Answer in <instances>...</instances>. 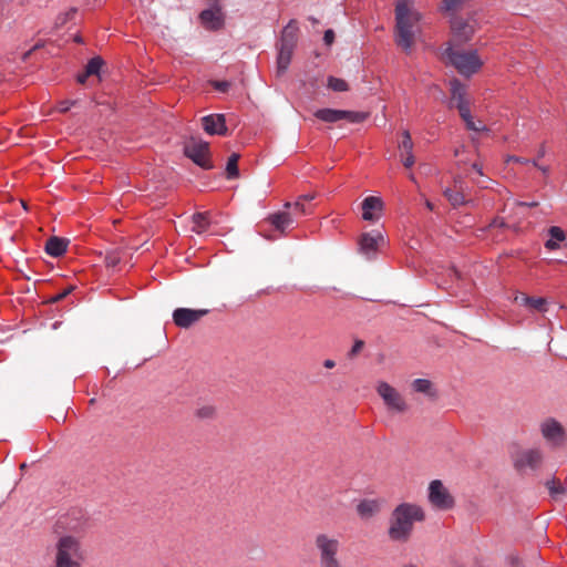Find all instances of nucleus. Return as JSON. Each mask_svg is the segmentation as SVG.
Wrapping results in <instances>:
<instances>
[{
  "instance_id": "1",
  "label": "nucleus",
  "mask_w": 567,
  "mask_h": 567,
  "mask_svg": "<svg viewBox=\"0 0 567 567\" xmlns=\"http://www.w3.org/2000/svg\"><path fill=\"white\" fill-rule=\"evenodd\" d=\"M87 519L80 512L68 515L59 520L64 529L59 533L52 545V567H83L86 550L83 546V533Z\"/></svg>"
},
{
  "instance_id": "2",
  "label": "nucleus",
  "mask_w": 567,
  "mask_h": 567,
  "mask_svg": "<svg viewBox=\"0 0 567 567\" xmlns=\"http://www.w3.org/2000/svg\"><path fill=\"white\" fill-rule=\"evenodd\" d=\"M414 2L398 0L395 3V43L406 52L411 51L421 31V14L414 10Z\"/></svg>"
},
{
  "instance_id": "3",
  "label": "nucleus",
  "mask_w": 567,
  "mask_h": 567,
  "mask_svg": "<svg viewBox=\"0 0 567 567\" xmlns=\"http://www.w3.org/2000/svg\"><path fill=\"white\" fill-rule=\"evenodd\" d=\"M424 519L425 514L421 506L402 503L391 513L388 536L393 542L406 543L412 535L414 524Z\"/></svg>"
},
{
  "instance_id": "4",
  "label": "nucleus",
  "mask_w": 567,
  "mask_h": 567,
  "mask_svg": "<svg viewBox=\"0 0 567 567\" xmlns=\"http://www.w3.org/2000/svg\"><path fill=\"white\" fill-rule=\"evenodd\" d=\"M319 567H344L339 557L341 543L332 534L320 532L313 537Z\"/></svg>"
},
{
  "instance_id": "5",
  "label": "nucleus",
  "mask_w": 567,
  "mask_h": 567,
  "mask_svg": "<svg viewBox=\"0 0 567 567\" xmlns=\"http://www.w3.org/2000/svg\"><path fill=\"white\" fill-rule=\"evenodd\" d=\"M298 25L295 21H290L282 30L279 52L277 58V75L281 76L286 73L291 62L293 50L298 41Z\"/></svg>"
},
{
  "instance_id": "6",
  "label": "nucleus",
  "mask_w": 567,
  "mask_h": 567,
  "mask_svg": "<svg viewBox=\"0 0 567 567\" xmlns=\"http://www.w3.org/2000/svg\"><path fill=\"white\" fill-rule=\"evenodd\" d=\"M450 63L462 75L470 76L476 73L483 65V61L476 51H465L460 48L449 47L445 51Z\"/></svg>"
},
{
  "instance_id": "7",
  "label": "nucleus",
  "mask_w": 567,
  "mask_h": 567,
  "mask_svg": "<svg viewBox=\"0 0 567 567\" xmlns=\"http://www.w3.org/2000/svg\"><path fill=\"white\" fill-rule=\"evenodd\" d=\"M295 218L291 213L287 210L277 212L268 215L260 223V231L267 238H278L285 235L289 229L292 228Z\"/></svg>"
},
{
  "instance_id": "8",
  "label": "nucleus",
  "mask_w": 567,
  "mask_h": 567,
  "mask_svg": "<svg viewBox=\"0 0 567 567\" xmlns=\"http://www.w3.org/2000/svg\"><path fill=\"white\" fill-rule=\"evenodd\" d=\"M375 390L389 411L398 414H404L409 411L410 406L404 396L388 382H378Z\"/></svg>"
},
{
  "instance_id": "9",
  "label": "nucleus",
  "mask_w": 567,
  "mask_h": 567,
  "mask_svg": "<svg viewBox=\"0 0 567 567\" xmlns=\"http://www.w3.org/2000/svg\"><path fill=\"white\" fill-rule=\"evenodd\" d=\"M184 153L202 168L210 169L213 167V164L209 159V144L207 142L190 138L184 145Z\"/></svg>"
},
{
  "instance_id": "10",
  "label": "nucleus",
  "mask_w": 567,
  "mask_h": 567,
  "mask_svg": "<svg viewBox=\"0 0 567 567\" xmlns=\"http://www.w3.org/2000/svg\"><path fill=\"white\" fill-rule=\"evenodd\" d=\"M429 502L441 511H447L454 507V497L440 480H434L429 485Z\"/></svg>"
},
{
  "instance_id": "11",
  "label": "nucleus",
  "mask_w": 567,
  "mask_h": 567,
  "mask_svg": "<svg viewBox=\"0 0 567 567\" xmlns=\"http://www.w3.org/2000/svg\"><path fill=\"white\" fill-rule=\"evenodd\" d=\"M543 460L544 455L539 449H528L519 451L513 456V465L520 473L527 468L535 471L540 467Z\"/></svg>"
},
{
  "instance_id": "12",
  "label": "nucleus",
  "mask_w": 567,
  "mask_h": 567,
  "mask_svg": "<svg viewBox=\"0 0 567 567\" xmlns=\"http://www.w3.org/2000/svg\"><path fill=\"white\" fill-rule=\"evenodd\" d=\"M453 38L450 47L457 48L460 44L467 42L476 30V22L474 20H464L463 18L455 17L451 22Z\"/></svg>"
},
{
  "instance_id": "13",
  "label": "nucleus",
  "mask_w": 567,
  "mask_h": 567,
  "mask_svg": "<svg viewBox=\"0 0 567 567\" xmlns=\"http://www.w3.org/2000/svg\"><path fill=\"white\" fill-rule=\"evenodd\" d=\"M540 433L548 444L554 447L561 446L566 440L564 426L555 419H546L540 423Z\"/></svg>"
},
{
  "instance_id": "14",
  "label": "nucleus",
  "mask_w": 567,
  "mask_h": 567,
  "mask_svg": "<svg viewBox=\"0 0 567 567\" xmlns=\"http://www.w3.org/2000/svg\"><path fill=\"white\" fill-rule=\"evenodd\" d=\"M207 313L208 310L206 309L194 310L189 308H177L173 312V320L177 327L187 329Z\"/></svg>"
},
{
  "instance_id": "15",
  "label": "nucleus",
  "mask_w": 567,
  "mask_h": 567,
  "mask_svg": "<svg viewBox=\"0 0 567 567\" xmlns=\"http://www.w3.org/2000/svg\"><path fill=\"white\" fill-rule=\"evenodd\" d=\"M389 245L385 231L380 228L365 231L359 238V248H381Z\"/></svg>"
},
{
  "instance_id": "16",
  "label": "nucleus",
  "mask_w": 567,
  "mask_h": 567,
  "mask_svg": "<svg viewBox=\"0 0 567 567\" xmlns=\"http://www.w3.org/2000/svg\"><path fill=\"white\" fill-rule=\"evenodd\" d=\"M202 125L209 135H226L228 132L223 114H210L202 117Z\"/></svg>"
},
{
  "instance_id": "17",
  "label": "nucleus",
  "mask_w": 567,
  "mask_h": 567,
  "mask_svg": "<svg viewBox=\"0 0 567 567\" xmlns=\"http://www.w3.org/2000/svg\"><path fill=\"white\" fill-rule=\"evenodd\" d=\"M443 194L453 207L470 203L465 195V183L461 177H455L453 188H446Z\"/></svg>"
},
{
  "instance_id": "18",
  "label": "nucleus",
  "mask_w": 567,
  "mask_h": 567,
  "mask_svg": "<svg viewBox=\"0 0 567 567\" xmlns=\"http://www.w3.org/2000/svg\"><path fill=\"white\" fill-rule=\"evenodd\" d=\"M361 207H362V218L364 220L373 221L380 217V213L383 208V202L379 197L369 196L363 199Z\"/></svg>"
},
{
  "instance_id": "19",
  "label": "nucleus",
  "mask_w": 567,
  "mask_h": 567,
  "mask_svg": "<svg viewBox=\"0 0 567 567\" xmlns=\"http://www.w3.org/2000/svg\"><path fill=\"white\" fill-rule=\"evenodd\" d=\"M202 24L209 30H218L223 25V17L219 10L206 9L200 12Z\"/></svg>"
},
{
  "instance_id": "20",
  "label": "nucleus",
  "mask_w": 567,
  "mask_h": 567,
  "mask_svg": "<svg viewBox=\"0 0 567 567\" xmlns=\"http://www.w3.org/2000/svg\"><path fill=\"white\" fill-rule=\"evenodd\" d=\"M399 147L401 150V155L403 157L402 163H403L404 167H406V168L412 167L414 165L415 161H414V156L412 154L413 142H412L409 131H404L402 133V141H401Z\"/></svg>"
},
{
  "instance_id": "21",
  "label": "nucleus",
  "mask_w": 567,
  "mask_h": 567,
  "mask_svg": "<svg viewBox=\"0 0 567 567\" xmlns=\"http://www.w3.org/2000/svg\"><path fill=\"white\" fill-rule=\"evenodd\" d=\"M380 512V505L374 499H364L357 505V513L362 519H370Z\"/></svg>"
},
{
  "instance_id": "22",
  "label": "nucleus",
  "mask_w": 567,
  "mask_h": 567,
  "mask_svg": "<svg viewBox=\"0 0 567 567\" xmlns=\"http://www.w3.org/2000/svg\"><path fill=\"white\" fill-rule=\"evenodd\" d=\"M411 386L415 392L423 393L429 398L435 399L437 396L434 384L427 379H415Z\"/></svg>"
},
{
  "instance_id": "23",
  "label": "nucleus",
  "mask_w": 567,
  "mask_h": 567,
  "mask_svg": "<svg viewBox=\"0 0 567 567\" xmlns=\"http://www.w3.org/2000/svg\"><path fill=\"white\" fill-rule=\"evenodd\" d=\"M192 230L196 234H203L210 225L209 213H196L192 216Z\"/></svg>"
},
{
  "instance_id": "24",
  "label": "nucleus",
  "mask_w": 567,
  "mask_h": 567,
  "mask_svg": "<svg viewBox=\"0 0 567 567\" xmlns=\"http://www.w3.org/2000/svg\"><path fill=\"white\" fill-rule=\"evenodd\" d=\"M549 239L545 243V248H558V243H564L567 235L558 226H551L548 229Z\"/></svg>"
},
{
  "instance_id": "25",
  "label": "nucleus",
  "mask_w": 567,
  "mask_h": 567,
  "mask_svg": "<svg viewBox=\"0 0 567 567\" xmlns=\"http://www.w3.org/2000/svg\"><path fill=\"white\" fill-rule=\"evenodd\" d=\"M451 94H452V103H466V89L465 86L456 79L451 81Z\"/></svg>"
},
{
  "instance_id": "26",
  "label": "nucleus",
  "mask_w": 567,
  "mask_h": 567,
  "mask_svg": "<svg viewBox=\"0 0 567 567\" xmlns=\"http://www.w3.org/2000/svg\"><path fill=\"white\" fill-rule=\"evenodd\" d=\"M315 116L327 123H337L340 121L339 118V110L334 109H320L315 112Z\"/></svg>"
},
{
  "instance_id": "27",
  "label": "nucleus",
  "mask_w": 567,
  "mask_h": 567,
  "mask_svg": "<svg viewBox=\"0 0 567 567\" xmlns=\"http://www.w3.org/2000/svg\"><path fill=\"white\" fill-rule=\"evenodd\" d=\"M368 117L367 113L355 111L339 110L340 121L346 120L350 123H361Z\"/></svg>"
},
{
  "instance_id": "28",
  "label": "nucleus",
  "mask_w": 567,
  "mask_h": 567,
  "mask_svg": "<svg viewBox=\"0 0 567 567\" xmlns=\"http://www.w3.org/2000/svg\"><path fill=\"white\" fill-rule=\"evenodd\" d=\"M238 161L239 154L234 153L228 157L226 165V176L228 179H234L239 176Z\"/></svg>"
},
{
  "instance_id": "29",
  "label": "nucleus",
  "mask_w": 567,
  "mask_h": 567,
  "mask_svg": "<svg viewBox=\"0 0 567 567\" xmlns=\"http://www.w3.org/2000/svg\"><path fill=\"white\" fill-rule=\"evenodd\" d=\"M217 410L212 404H205L196 409L195 415L199 420H213L216 417Z\"/></svg>"
},
{
  "instance_id": "30",
  "label": "nucleus",
  "mask_w": 567,
  "mask_h": 567,
  "mask_svg": "<svg viewBox=\"0 0 567 567\" xmlns=\"http://www.w3.org/2000/svg\"><path fill=\"white\" fill-rule=\"evenodd\" d=\"M72 244L69 237L51 236L47 239L44 248H68Z\"/></svg>"
},
{
  "instance_id": "31",
  "label": "nucleus",
  "mask_w": 567,
  "mask_h": 567,
  "mask_svg": "<svg viewBox=\"0 0 567 567\" xmlns=\"http://www.w3.org/2000/svg\"><path fill=\"white\" fill-rule=\"evenodd\" d=\"M546 487L548 488L550 496L554 498L566 494V488L559 480L553 478L547 481Z\"/></svg>"
},
{
  "instance_id": "32",
  "label": "nucleus",
  "mask_w": 567,
  "mask_h": 567,
  "mask_svg": "<svg viewBox=\"0 0 567 567\" xmlns=\"http://www.w3.org/2000/svg\"><path fill=\"white\" fill-rule=\"evenodd\" d=\"M524 306L540 312H545L547 310L546 299L544 298L524 297Z\"/></svg>"
},
{
  "instance_id": "33",
  "label": "nucleus",
  "mask_w": 567,
  "mask_h": 567,
  "mask_svg": "<svg viewBox=\"0 0 567 567\" xmlns=\"http://www.w3.org/2000/svg\"><path fill=\"white\" fill-rule=\"evenodd\" d=\"M327 86L334 92H346L349 90L348 83L343 79L336 76L328 78Z\"/></svg>"
},
{
  "instance_id": "34",
  "label": "nucleus",
  "mask_w": 567,
  "mask_h": 567,
  "mask_svg": "<svg viewBox=\"0 0 567 567\" xmlns=\"http://www.w3.org/2000/svg\"><path fill=\"white\" fill-rule=\"evenodd\" d=\"M285 208H288V209H291V214L295 218V220L298 218V217H301L303 215H306L308 212H307V208L303 204V202H301L299 198L296 203L291 204V203H286L285 204Z\"/></svg>"
},
{
  "instance_id": "35",
  "label": "nucleus",
  "mask_w": 567,
  "mask_h": 567,
  "mask_svg": "<svg viewBox=\"0 0 567 567\" xmlns=\"http://www.w3.org/2000/svg\"><path fill=\"white\" fill-rule=\"evenodd\" d=\"M103 65V60L100 56L92 58L85 66V75L99 74Z\"/></svg>"
},
{
  "instance_id": "36",
  "label": "nucleus",
  "mask_w": 567,
  "mask_h": 567,
  "mask_svg": "<svg viewBox=\"0 0 567 567\" xmlns=\"http://www.w3.org/2000/svg\"><path fill=\"white\" fill-rule=\"evenodd\" d=\"M508 226L507 224L505 223L504 218L503 217H495L489 224H488V230L489 231H496V234L494 235L495 239H496V243H499L501 240L497 239V231L498 229H507Z\"/></svg>"
},
{
  "instance_id": "37",
  "label": "nucleus",
  "mask_w": 567,
  "mask_h": 567,
  "mask_svg": "<svg viewBox=\"0 0 567 567\" xmlns=\"http://www.w3.org/2000/svg\"><path fill=\"white\" fill-rule=\"evenodd\" d=\"M118 250H106L104 255V261L106 267L114 268L121 260Z\"/></svg>"
},
{
  "instance_id": "38",
  "label": "nucleus",
  "mask_w": 567,
  "mask_h": 567,
  "mask_svg": "<svg viewBox=\"0 0 567 567\" xmlns=\"http://www.w3.org/2000/svg\"><path fill=\"white\" fill-rule=\"evenodd\" d=\"M465 125L467 130L474 132H482L487 130L486 126L481 121H478V123H475L473 117L466 120Z\"/></svg>"
},
{
  "instance_id": "39",
  "label": "nucleus",
  "mask_w": 567,
  "mask_h": 567,
  "mask_svg": "<svg viewBox=\"0 0 567 567\" xmlns=\"http://www.w3.org/2000/svg\"><path fill=\"white\" fill-rule=\"evenodd\" d=\"M455 106L458 110L460 116L462 117V120L464 122L472 117L467 102L466 103H456Z\"/></svg>"
},
{
  "instance_id": "40",
  "label": "nucleus",
  "mask_w": 567,
  "mask_h": 567,
  "mask_svg": "<svg viewBox=\"0 0 567 567\" xmlns=\"http://www.w3.org/2000/svg\"><path fill=\"white\" fill-rule=\"evenodd\" d=\"M463 0H443L442 2V10L449 12L456 10Z\"/></svg>"
},
{
  "instance_id": "41",
  "label": "nucleus",
  "mask_w": 567,
  "mask_h": 567,
  "mask_svg": "<svg viewBox=\"0 0 567 567\" xmlns=\"http://www.w3.org/2000/svg\"><path fill=\"white\" fill-rule=\"evenodd\" d=\"M364 348V341L363 340H355L351 350L348 353V357L350 359L355 358Z\"/></svg>"
},
{
  "instance_id": "42",
  "label": "nucleus",
  "mask_w": 567,
  "mask_h": 567,
  "mask_svg": "<svg viewBox=\"0 0 567 567\" xmlns=\"http://www.w3.org/2000/svg\"><path fill=\"white\" fill-rule=\"evenodd\" d=\"M506 162L507 163L514 162V163H519V164H528L530 161L525 157L509 155V156H507Z\"/></svg>"
},
{
  "instance_id": "43",
  "label": "nucleus",
  "mask_w": 567,
  "mask_h": 567,
  "mask_svg": "<svg viewBox=\"0 0 567 567\" xmlns=\"http://www.w3.org/2000/svg\"><path fill=\"white\" fill-rule=\"evenodd\" d=\"M323 41L327 45H331L334 41V32L329 29L324 32Z\"/></svg>"
},
{
  "instance_id": "44",
  "label": "nucleus",
  "mask_w": 567,
  "mask_h": 567,
  "mask_svg": "<svg viewBox=\"0 0 567 567\" xmlns=\"http://www.w3.org/2000/svg\"><path fill=\"white\" fill-rule=\"evenodd\" d=\"M74 104V102H71V101H62L60 104H59V111L61 113H65L70 110V107Z\"/></svg>"
},
{
  "instance_id": "45",
  "label": "nucleus",
  "mask_w": 567,
  "mask_h": 567,
  "mask_svg": "<svg viewBox=\"0 0 567 567\" xmlns=\"http://www.w3.org/2000/svg\"><path fill=\"white\" fill-rule=\"evenodd\" d=\"M230 84L228 82H216L215 84V87L218 90V91H221V92H227V90L229 89Z\"/></svg>"
},
{
  "instance_id": "46",
  "label": "nucleus",
  "mask_w": 567,
  "mask_h": 567,
  "mask_svg": "<svg viewBox=\"0 0 567 567\" xmlns=\"http://www.w3.org/2000/svg\"><path fill=\"white\" fill-rule=\"evenodd\" d=\"M48 255H50L51 257H54V258H59V257H62L66 250H45Z\"/></svg>"
},
{
  "instance_id": "47",
  "label": "nucleus",
  "mask_w": 567,
  "mask_h": 567,
  "mask_svg": "<svg viewBox=\"0 0 567 567\" xmlns=\"http://www.w3.org/2000/svg\"><path fill=\"white\" fill-rule=\"evenodd\" d=\"M323 367L326 369H332V368L336 367V362L333 360H331V359H327V360L323 361Z\"/></svg>"
},
{
  "instance_id": "48",
  "label": "nucleus",
  "mask_w": 567,
  "mask_h": 567,
  "mask_svg": "<svg viewBox=\"0 0 567 567\" xmlns=\"http://www.w3.org/2000/svg\"><path fill=\"white\" fill-rule=\"evenodd\" d=\"M524 297L527 296L525 293H516V296L514 297V301L524 305Z\"/></svg>"
},
{
  "instance_id": "49",
  "label": "nucleus",
  "mask_w": 567,
  "mask_h": 567,
  "mask_svg": "<svg viewBox=\"0 0 567 567\" xmlns=\"http://www.w3.org/2000/svg\"><path fill=\"white\" fill-rule=\"evenodd\" d=\"M533 165L535 167H537L538 169H540L544 174L548 173V167H545V166H540L536 159L532 161Z\"/></svg>"
},
{
  "instance_id": "50",
  "label": "nucleus",
  "mask_w": 567,
  "mask_h": 567,
  "mask_svg": "<svg viewBox=\"0 0 567 567\" xmlns=\"http://www.w3.org/2000/svg\"><path fill=\"white\" fill-rule=\"evenodd\" d=\"M90 75H85V71L78 75V82L83 84Z\"/></svg>"
},
{
  "instance_id": "51",
  "label": "nucleus",
  "mask_w": 567,
  "mask_h": 567,
  "mask_svg": "<svg viewBox=\"0 0 567 567\" xmlns=\"http://www.w3.org/2000/svg\"><path fill=\"white\" fill-rule=\"evenodd\" d=\"M546 154V146L545 144H542L539 150H538V154H537V157L540 158V157H544Z\"/></svg>"
},
{
  "instance_id": "52",
  "label": "nucleus",
  "mask_w": 567,
  "mask_h": 567,
  "mask_svg": "<svg viewBox=\"0 0 567 567\" xmlns=\"http://www.w3.org/2000/svg\"><path fill=\"white\" fill-rule=\"evenodd\" d=\"M518 205L519 206H527V207H536V206H538V203L537 202H530V203L519 202Z\"/></svg>"
},
{
  "instance_id": "53",
  "label": "nucleus",
  "mask_w": 567,
  "mask_h": 567,
  "mask_svg": "<svg viewBox=\"0 0 567 567\" xmlns=\"http://www.w3.org/2000/svg\"><path fill=\"white\" fill-rule=\"evenodd\" d=\"M313 198H315V195H313V194H307V195H302V196H300V197H299V199H300L301 202H305V200H308V202H309V200H312Z\"/></svg>"
},
{
  "instance_id": "54",
  "label": "nucleus",
  "mask_w": 567,
  "mask_h": 567,
  "mask_svg": "<svg viewBox=\"0 0 567 567\" xmlns=\"http://www.w3.org/2000/svg\"><path fill=\"white\" fill-rule=\"evenodd\" d=\"M76 13V9L72 8L70 9L68 12H66V18L65 19H72L74 17V14Z\"/></svg>"
},
{
  "instance_id": "55",
  "label": "nucleus",
  "mask_w": 567,
  "mask_h": 567,
  "mask_svg": "<svg viewBox=\"0 0 567 567\" xmlns=\"http://www.w3.org/2000/svg\"><path fill=\"white\" fill-rule=\"evenodd\" d=\"M472 168L475 169L480 175H482V167L477 164V163H474L472 165Z\"/></svg>"
},
{
  "instance_id": "56",
  "label": "nucleus",
  "mask_w": 567,
  "mask_h": 567,
  "mask_svg": "<svg viewBox=\"0 0 567 567\" xmlns=\"http://www.w3.org/2000/svg\"><path fill=\"white\" fill-rule=\"evenodd\" d=\"M425 205L430 210L434 209V205L430 200H426Z\"/></svg>"
},
{
  "instance_id": "57",
  "label": "nucleus",
  "mask_w": 567,
  "mask_h": 567,
  "mask_svg": "<svg viewBox=\"0 0 567 567\" xmlns=\"http://www.w3.org/2000/svg\"><path fill=\"white\" fill-rule=\"evenodd\" d=\"M65 295H66V292H64V293H60V295H59L54 300H60V299H62Z\"/></svg>"
},
{
  "instance_id": "58",
  "label": "nucleus",
  "mask_w": 567,
  "mask_h": 567,
  "mask_svg": "<svg viewBox=\"0 0 567 567\" xmlns=\"http://www.w3.org/2000/svg\"><path fill=\"white\" fill-rule=\"evenodd\" d=\"M75 41H76V42H82V39H81L80 37H76V38H75Z\"/></svg>"
},
{
  "instance_id": "59",
  "label": "nucleus",
  "mask_w": 567,
  "mask_h": 567,
  "mask_svg": "<svg viewBox=\"0 0 567 567\" xmlns=\"http://www.w3.org/2000/svg\"><path fill=\"white\" fill-rule=\"evenodd\" d=\"M404 567H417V566L409 564V565H405Z\"/></svg>"
},
{
  "instance_id": "60",
  "label": "nucleus",
  "mask_w": 567,
  "mask_h": 567,
  "mask_svg": "<svg viewBox=\"0 0 567 567\" xmlns=\"http://www.w3.org/2000/svg\"><path fill=\"white\" fill-rule=\"evenodd\" d=\"M362 251H363V252H365V254H369V252H371L372 250L365 249V250H362Z\"/></svg>"
}]
</instances>
